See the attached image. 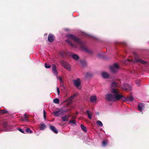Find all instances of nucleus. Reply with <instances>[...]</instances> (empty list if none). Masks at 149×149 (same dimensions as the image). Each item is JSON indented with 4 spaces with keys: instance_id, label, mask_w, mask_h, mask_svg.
I'll return each mask as SVG.
<instances>
[{
    "instance_id": "obj_37",
    "label": "nucleus",
    "mask_w": 149,
    "mask_h": 149,
    "mask_svg": "<svg viewBox=\"0 0 149 149\" xmlns=\"http://www.w3.org/2000/svg\"><path fill=\"white\" fill-rule=\"evenodd\" d=\"M18 130L21 132L22 133H24V132L23 131L22 129H18Z\"/></svg>"
},
{
    "instance_id": "obj_19",
    "label": "nucleus",
    "mask_w": 149,
    "mask_h": 149,
    "mask_svg": "<svg viewBox=\"0 0 149 149\" xmlns=\"http://www.w3.org/2000/svg\"><path fill=\"white\" fill-rule=\"evenodd\" d=\"M40 130H44L46 127V125L43 123H40Z\"/></svg>"
},
{
    "instance_id": "obj_9",
    "label": "nucleus",
    "mask_w": 149,
    "mask_h": 149,
    "mask_svg": "<svg viewBox=\"0 0 149 149\" xmlns=\"http://www.w3.org/2000/svg\"><path fill=\"white\" fill-rule=\"evenodd\" d=\"M90 101L93 103L96 102L97 101V96L95 95L91 96L90 97Z\"/></svg>"
},
{
    "instance_id": "obj_2",
    "label": "nucleus",
    "mask_w": 149,
    "mask_h": 149,
    "mask_svg": "<svg viewBox=\"0 0 149 149\" xmlns=\"http://www.w3.org/2000/svg\"><path fill=\"white\" fill-rule=\"evenodd\" d=\"M66 36L69 38L72 39L75 42L79 44L81 48L83 51L89 54L92 53V51L84 46L83 42L79 38L72 34H68Z\"/></svg>"
},
{
    "instance_id": "obj_17",
    "label": "nucleus",
    "mask_w": 149,
    "mask_h": 149,
    "mask_svg": "<svg viewBox=\"0 0 149 149\" xmlns=\"http://www.w3.org/2000/svg\"><path fill=\"white\" fill-rule=\"evenodd\" d=\"M48 40L49 41L52 42L54 40V36L51 34H49L48 36Z\"/></svg>"
},
{
    "instance_id": "obj_16",
    "label": "nucleus",
    "mask_w": 149,
    "mask_h": 149,
    "mask_svg": "<svg viewBox=\"0 0 149 149\" xmlns=\"http://www.w3.org/2000/svg\"><path fill=\"white\" fill-rule=\"evenodd\" d=\"M69 115H67L62 117V120L63 121H68L70 118Z\"/></svg>"
},
{
    "instance_id": "obj_8",
    "label": "nucleus",
    "mask_w": 149,
    "mask_h": 149,
    "mask_svg": "<svg viewBox=\"0 0 149 149\" xmlns=\"http://www.w3.org/2000/svg\"><path fill=\"white\" fill-rule=\"evenodd\" d=\"M122 88L124 90L130 91L132 90V87L131 86L127 84H125L123 85Z\"/></svg>"
},
{
    "instance_id": "obj_5",
    "label": "nucleus",
    "mask_w": 149,
    "mask_h": 149,
    "mask_svg": "<svg viewBox=\"0 0 149 149\" xmlns=\"http://www.w3.org/2000/svg\"><path fill=\"white\" fill-rule=\"evenodd\" d=\"M73 81L74 84L77 88L79 89H81V87L80 86L81 84V81L79 78H77L76 79L74 80Z\"/></svg>"
},
{
    "instance_id": "obj_40",
    "label": "nucleus",
    "mask_w": 149,
    "mask_h": 149,
    "mask_svg": "<svg viewBox=\"0 0 149 149\" xmlns=\"http://www.w3.org/2000/svg\"><path fill=\"white\" fill-rule=\"evenodd\" d=\"M44 36H47V34L46 33H45V34H44Z\"/></svg>"
},
{
    "instance_id": "obj_21",
    "label": "nucleus",
    "mask_w": 149,
    "mask_h": 149,
    "mask_svg": "<svg viewBox=\"0 0 149 149\" xmlns=\"http://www.w3.org/2000/svg\"><path fill=\"white\" fill-rule=\"evenodd\" d=\"M72 57L75 60H77L79 58V56L76 54H74L72 55Z\"/></svg>"
},
{
    "instance_id": "obj_35",
    "label": "nucleus",
    "mask_w": 149,
    "mask_h": 149,
    "mask_svg": "<svg viewBox=\"0 0 149 149\" xmlns=\"http://www.w3.org/2000/svg\"><path fill=\"white\" fill-rule=\"evenodd\" d=\"M82 35L84 36H87V37L88 36H89V35H88L86 33L84 32H82Z\"/></svg>"
},
{
    "instance_id": "obj_11",
    "label": "nucleus",
    "mask_w": 149,
    "mask_h": 149,
    "mask_svg": "<svg viewBox=\"0 0 149 149\" xmlns=\"http://www.w3.org/2000/svg\"><path fill=\"white\" fill-rule=\"evenodd\" d=\"M52 68L53 74H54L55 75L57 76L58 74V72L56 70V66L54 64L52 66Z\"/></svg>"
},
{
    "instance_id": "obj_13",
    "label": "nucleus",
    "mask_w": 149,
    "mask_h": 149,
    "mask_svg": "<svg viewBox=\"0 0 149 149\" xmlns=\"http://www.w3.org/2000/svg\"><path fill=\"white\" fill-rule=\"evenodd\" d=\"M101 75L102 77L105 79L108 78L109 76V74L108 73L104 72H102Z\"/></svg>"
},
{
    "instance_id": "obj_23",
    "label": "nucleus",
    "mask_w": 149,
    "mask_h": 149,
    "mask_svg": "<svg viewBox=\"0 0 149 149\" xmlns=\"http://www.w3.org/2000/svg\"><path fill=\"white\" fill-rule=\"evenodd\" d=\"M111 86L113 87H119L118 84L116 82H113L112 83L111 85Z\"/></svg>"
},
{
    "instance_id": "obj_18",
    "label": "nucleus",
    "mask_w": 149,
    "mask_h": 149,
    "mask_svg": "<svg viewBox=\"0 0 149 149\" xmlns=\"http://www.w3.org/2000/svg\"><path fill=\"white\" fill-rule=\"evenodd\" d=\"M86 112L87 114L88 118L89 119H92V116L93 114V113L88 110L86 111Z\"/></svg>"
},
{
    "instance_id": "obj_32",
    "label": "nucleus",
    "mask_w": 149,
    "mask_h": 149,
    "mask_svg": "<svg viewBox=\"0 0 149 149\" xmlns=\"http://www.w3.org/2000/svg\"><path fill=\"white\" fill-rule=\"evenodd\" d=\"M45 66L47 68H49L51 67V65H47L46 63L45 64Z\"/></svg>"
},
{
    "instance_id": "obj_38",
    "label": "nucleus",
    "mask_w": 149,
    "mask_h": 149,
    "mask_svg": "<svg viewBox=\"0 0 149 149\" xmlns=\"http://www.w3.org/2000/svg\"><path fill=\"white\" fill-rule=\"evenodd\" d=\"M57 90L58 94V95H59L60 94V91H59V88H58V87L57 88Z\"/></svg>"
},
{
    "instance_id": "obj_10",
    "label": "nucleus",
    "mask_w": 149,
    "mask_h": 149,
    "mask_svg": "<svg viewBox=\"0 0 149 149\" xmlns=\"http://www.w3.org/2000/svg\"><path fill=\"white\" fill-rule=\"evenodd\" d=\"M66 41L67 43L73 48H77V45H75L73 44L72 42H71L69 39H67L66 40Z\"/></svg>"
},
{
    "instance_id": "obj_26",
    "label": "nucleus",
    "mask_w": 149,
    "mask_h": 149,
    "mask_svg": "<svg viewBox=\"0 0 149 149\" xmlns=\"http://www.w3.org/2000/svg\"><path fill=\"white\" fill-rule=\"evenodd\" d=\"M81 127L82 130L85 132H86V127L82 124L81 125Z\"/></svg>"
},
{
    "instance_id": "obj_36",
    "label": "nucleus",
    "mask_w": 149,
    "mask_h": 149,
    "mask_svg": "<svg viewBox=\"0 0 149 149\" xmlns=\"http://www.w3.org/2000/svg\"><path fill=\"white\" fill-rule=\"evenodd\" d=\"M45 115H46L45 111V110H44L43 111V117L45 120V118H46Z\"/></svg>"
},
{
    "instance_id": "obj_1",
    "label": "nucleus",
    "mask_w": 149,
    "mask_h": 149,
    "mask_svg": "<svg viewBox=\"0 0 149 149\" xmlns=\"http://www.w3.org/2000/svg\"><path fill=\"white\" fill-rule=\"evenodd\" d=\"M118 89L116 88H112L111 93L107 94L106 95L105 99L107 101L114 102L120 100L122 95L119 94Z\"/></svg>"
},
{
    "instance_id": "obj_30",
    "label": "nucleus",
    "mask_w": 149,
    "mask_h": 149,
    "mask_svg": "<svg viewBox=\"0 0 149 149\" xmlns=\"http://www.w3.org/2000/svg\"><path fill=\"white\" fill-rule=\"evenodd\" d=\"M26 132L27 133H31L32 132V131L29 128H27L26 130Z\"/></svg>"
},
{
    "instance_id": "obj_6",
    "label": "nucleus",
    "mask_w": 149,
    "mask_h": 149,
    "mask_svg": "<svg viewBox=\"0 0 149 149\" xmlns=\"http://www.w3.org/2000/svg\"><path fill=\"white\" fill-rule=\"evenodd\" d=\"M61 63L62 65L65 69L69 71L71 70L70 66L69 64L67 62L63 61H61Z\"/></svg>"
},
{
    "instance_id": "obj_12",
    "label": "nucleus",
    "mask_w": 149,
    "mask_h": 149,
    "mask_svg": "<svg viewBox=\"0 0 149 149\" xmlns=\"http://www.w3.org/2000/svg\"><path fill=\"white\" fill-rule=\"evenodd\" d=\"M63 113V111L61 110L55 111L53 112L54 116H58L59 115H61Z\"/></svg>"
},
{
    "instance_id": "obj_22",
    "label": "nucleus",
    "mask_w": 149,
    "mask_h": 149,
    "mask_svg": "<svg viewBox=\"0 0 149 149\" xmlns=\"http://www.w3.org/2000/svg\"><path fill=\"white\" fill-rule=\"evenodd\" d=\"M108 143V141L107 140H104L102 142V146L103 147H105Z\"/></svg>"
},
{
    "instance_id": "obj_3",
    "label": "nucleus",
    "mask_w": 149,
    "mask_h": 149,
    "mask_svg": "<svg viewBox=\"0 0 149 149\" xmlns=\"http://www.w3.org/2000/svg\"><path fill=\"white\" fill-rule=\"evenodd\" d=\"M110 68L111 71L113 72H116L119 68V67L117 63H114L113 65L110 66Z\"/></svg>"
},
{
    "instance_id": "obj_28",
    "label": "nucleus",
    "mask_w": 149,
    "mask_h": 149,
    "mask_svg": "<svg viewBox=\"0 0 149 149\" xmlns=\"http://www.w3.org/2000/svg\"><path fill=\"white\" fill-rule=\"evenodd\" d=\"M0 112L3 114H6L8 113V112L5 110H1Z\"/></svg>"
},
{
    "instance_id": "obj_15",
    "label": "nucleus",
    "mask_w": 149,
    "mask_h": 149,
    "mask_svg": "<svg viewBox=\"0 0 149 149\" xmlns=\"http://www.w3.org/2000/svg\"><path fill=\"white\" fill-rule=\"evenodd\" d=\"M49 127L51 130L54 133L57 134L58 133L57 130H56V128L54 126L52 125H50Z\"/></svg>"
},
{
    "instance_id": "obj_34",
    "label": "nucleus",
    "mask_w": 149,
    "mask_h": 149,
    "mask_svg": "<svg viewBox=\"0 0 149 149\" xmlns=\"http://www.w3.org/2000/svg\"><path fill=\"white\" fill-rule=\"evenodd\" d=\"M69 123H72L73 124H75V121L74 120H70Z\"/></svg>"
},
{
    "instance_id": "obj_27",
    "label": "nucleus",
    "mask_w": 149,
    "mask_h": 149,
    "mask_svg": "<svg viewBox=\"0 0 149 149\" xmlns=\"http://www.w3.org/2000/svg\"><path fill=\"white\" fill-rule=\"evenodd\" d=\"M53 102L54 103L58 104L59 103V100L58 98L55 99L53 101Z\"/></svg>"
},
{
    "instance_id": "obj_4",
    "label": "nucleus",
    "mask_w": 149,
    "mask_h": 149,
    "mask_svg": "<svg viewBox=\"0 0 149 149\" xmlns=\"http://www.w3.org/2000/svg\"><path fill=\"white\" fill-rule=\"evenodd\" d=\"M122 97H121L120 100L124 102L133 101L134 100V98L132 96H128L126 97H124L122 95Z\"/></svg>"
},
{
    "instance_id": "obj_29",
    "label": "nucleus",
    "mask_w": 149,
    "mask_h": 149,
    "mask_svg": "<svg viewBox=\"0 0 149 149\" xmlns=\"http://www.w3.org/2000/svg\"><path fill=\"white\" fill-rule=\"evenodd\" d=\"M97 125H100V126L102 127L103 126V124L102 122L100 121H98L97 122Z\"/></svg>"
},
{
    "instance_id": "obj_20",
    "label": "nucleus",
    "mask_w": 149,
    "mask_h": 149,
    "mask_svg": "<svg viewBox=\"0 0 149 149\" xmlns=\"http://www.w3.org/2000/svg\"><path fill=\"white\" fill-rule=\"evenodd\" d=\"M57 78L58 79H59L60 81V86H63V82L62 79V78L61 77H58L57 76Z\"/></svg>"
},
{
    "instance_id": "obj_31",
    "label": "nucleus",
    "mask_w": 149,
    "mask_h": 149,
    "mask_svg": "<svg viewBox=\"0 0 149 149\" xmlns=\"http://www.w3.org/2000/svg\"><path fill=\"white\" fill-rule=\"evenodd\" d=\"M3 125L4 127H8V124L6 122H3Z\"/></svg>"
},
{
    "instance_id": "obj_7",
    "label": "nucleus",
    "mask_w": 149,
    "mask_h": 149,
    "mask_svg": "<svg viewBox=\"0 0 149 149\" xmlns=\"http://www.w3.org/2000/svg\"><path fill=\"white\" fill-rule=\"evenodd\" d=\"M144 105L142 103H139L138 104V110L140 112H142L144 109Z\"/></svg>"
},
{
    "instance_id": "obj_25",
    "label": "nucleus",
    "mask_w": 149,
    "mask_h": 149,
    "mask_svg": "<svg viewBox=\"0 0 149 149\" xmlns=\"http://www.w3.org/2000/svg\"><path fill=\"white\" fill-rule=\"evenodd\" d=\"M76 94H74V95L71 96L68 99V100L69 101H71L72 99H74L75 97L76 96Z\"/></svg>"
},
{
    "instance_id": "obj_14",
    "label": "nucleus",
    "mask_w": 149,
    "mask_h": 149,
    "mask_svg": "<svg viewBox=\"0 0 149 149\" xmlns=\"http://www.w3.org/2000/svg\"><path fill=\"white\" fill-rule=\"evenodd\" d=\"M135 61L137 63H140L142 64H145L146 63V62L145 61L142 60L141 59L139 58H136L135 59Z\"/></svg>"
},
{
    "instance_id": "obj_33",
    "label": "nucleus",
    "mask_w": 149,
    "mask_h": 149,
    "mask_svg": "<svg viewBox=\"0 0 149 149\" xmlns=\"http://www.w3.org/2000/svg\"><path fill=\"white\" fill-rule=\"evenodd\" d=\"M91 76V74L88 72H87L86 74L85 77L87 78V77H90Z\"/></svg>"
},
{
    "instance_id": "obj_39",
    "label": "nucleus",
    "mask_w": 149,
    "mask_h": 149,
    "mask_svg": "<svg viewBox=\"0 0 149 149\" xmlns=\"http://www.w3.org/2000/svg\"><path fill=\"white\" fill-rule=\"evenodd\" d=\"M127 60H128V61H129V62H130V61H132V60H130V59H128Z\"/></svg>"
},
{
    "instance_id": "obj_24",
    "label": "nucleus",
    "mask_w": 149,
    "mask_h": 149,
    "mask_svg": "<svg viewBox=\"0 0 149 149\" xmlns=\"http://www.w3.org/2000/svg\"><path fill=\"white\" fill-rule=\"evenodd\" d=\"M24 118H22V120L23 121H27L28 120L27 119V117L26 116V114H24Z\"/></svg>"
}]
</instances>
